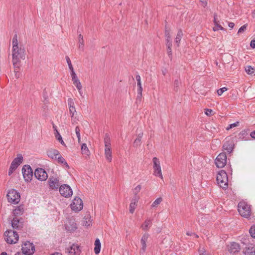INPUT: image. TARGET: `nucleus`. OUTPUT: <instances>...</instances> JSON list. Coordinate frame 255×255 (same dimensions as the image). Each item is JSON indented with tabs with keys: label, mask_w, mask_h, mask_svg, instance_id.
<instances>
[{
	"label": "nucleus",
	"mask_w": 255,
	"mask_h": 255,
	"mask_svg": "<svg viewBox=\"0 0 255 255\" xmlns=\"http://www.w3.org/2000/svg\"><path fill=\"white\" fill-rule=\"evenodd\" d=\"M81 150H82V154H86V155H88L90 153V151H89L86 143H83L82 144Z\"/></svg>",
	"instance_id": "2f4dec72"
},
{
	"label": "nucleus",
	"mask_w": 255,
	"mask_h": 255,
	"mask_svg": "<svg viewBox=\"0 0 255 255\" xmlns=\"http://www.w3.org/2000/svg\"><path fill=\"white\" fill-rule=\"evenodd\" d=\"M180 84V82L178 79H176L174 82V87L175 91H177L178 90Z\"/></svg>",
	"instance_id": "a19ab883"
},
{
	"label": "nucleus",
	"mask_w": 255,
	"mask_h": 255,
	"mask_svg": "<svg viewBox=\"0 0 255 255\" xmlns=\"http://www.w3.org/2000/svg\"><path fill=\"white\" fill-rule=\"evenodd\" d=\"M139 199V197H133L129 205V212L132 214L137 206V203Z\"/></svg>",
	"instance_id": "aec40b11"
},
{
	"label": "nucleus",
	"mask_w": 255,
	"mask_h": 255,
	"mask_svg": "<svg viewBox=\"0 0 255 255\" xmlns=\"http://www.w3.org/2000/svg\"><path fill=\"white\" fill-rule=\"evenodd\" d=\"M70 206L72 210L75 211H80L83 207L82 200L79 197H76Z\"/></svg>",
	"instance_id": "f8f14e48"
},
{
	"label": "nucleus",
	"mask_w": 255,
	"mask_h": 255,
	"mask_svg": "<svg viewBox=\"0 0 255 255\" xmlns=\"http://www.w3.org/2000/svg\"><path fill=\"white\" fill-rule=\"evenodd\" d=\"M153 162L154 175L158 176L160 178L163 179L161 172V169L160 165L159 159L156 157H154L152 159Z\"/></svg>",
	"instance_id": "9b49d317"
},
{
	"label": "nucleus",
	"mask_w": 255,
	"mask_h": 255,
	"mask_svg": "<svg viewBox=\"0 0 255 255\" xmlns=\"http://www.w3.org/2000/svg\"><path fill=\"white\" fill-rule=\"evenodd\" d=\"M58 162L61 164H63L67 168H69V165L65 161V159L59 154V155H58L57 159Z\"/></svg>",
	"instance_id": "c756f323"
},
{
	"label": "nucleus",
	"mask_w": 255,
	"mask_h": 255,
	"mask_svg": "<svg viewBox=\"0 0 255 255\" xmlns=\"http://www.w3.org/2000/svg\"><path fill=\"white\" fill-rule=\"evenodd\" d=\"M5 240L8 244H15L18 240V235L16 232L12 230H7L4 233Z\"/></svg>",
	"instance_id": "20e7f679"
},
{
	"label": "nucleus",
	"mask_w": 255,
	"mask_h": 255,
	"mask_svg": "<svg viewBox=\"0 0 255 255\" xmlns=\"http://www.w3.org/2000/svg\"><path fill=\"white\" fill-rule=\"evenodd\" d=\"M24 212L23 205H20L17 206L15 209L13 210V216L17 217L21 215Z\"/></svg>",
	"instance_id": "5701e85b"
},
{
	"label": "nucleus",
	"mask_w": 255,
	"mask_h": 255,
	"mask_svg": "<svg viewBox=\"0 0 255 255\" xmlns=\"http://www.w3.org/2000/svg\"><path fill=\"white\" fill-rule=\"evenodd\" d=\"M148 236H149V235L148 234H144L141 238V241L146 242V241L148 238Z\"/></svg>",
	"instance_id": "864d4df0"
},
{
	"label": "nucleus",
	"mask_w": 255,
	"mask_h": 255,
	"mask_svg": "<svg viewBox=\"0 0 255 255\" xmlns=\"http://www.w3.org/2000/svg\"><path fill=\"white\" fill-rule=\"evenodd\" d=\"M35 177L40 181H45L48 178L46 172L42 168H37L34 172Z\"/></svg>",
	"instance_id": "ddd939ff"
},
{
	"label": "nucleus",
	"mask_w": 255,
	"mask_h": 255,
	"mask_svg": "<svg viewBox=\"0 0 255 255\" xmlns=\"http://www.w3.org/2000/svg\"><path fill=\"white\" fill-rule=\"evenodd\" d=\"M12 62L13 66L17 67L19 63H21V60H24L25 58V50L21 46L12 48Z\"/></svg>",
	"instance_id": "f257e3e1"
},
{
	"label": "nucleus",
	"mask_w": 255,
	"mask_h": 255,
	"mask_svg": "<svg viewBox=\"0 0 255 255\" xmlns=\"http://www.w3.org/2000/svg\"><path fill=\"white\" fill-rule=\"evenodd\" d=\"M217 181L220 187L226 189L228 187V177L224 170H221L217 175Z\"/></svg>",
	"instance_id": "f03ea898"
},
{
	"label": "nucleus",
	"mask_w": 255,
	"mask_h": 255,
	"mask_svg": "<svg viewBox=\"0 0 255 255\" xmlns=\"http://www.w3.org/2000/svg\"><path fill=\"white\" fill-rule=\"evenodd\" d=\"M135 78L137 81V86H141L140 76L139 75H137L135 77Z\"/></svg>",
	"instance_id": "603ef678"
},
{
	"label": "nucleus",
	"mask_w": 255,
	"mask_h": 255,
	"mask_svg": "<svg viewBox=\"0 0 255 255\" xmlns=\"http://www.w3.org/2000/svg\"><path fill=\"white\" fill-rule=\"evenodd\" d=\"M167 54L169 58H172V49L171 47L167 48Z\"/></svg>",
	"instance_id": "052dcab7"
},
{
	"label": "nucleus",
	"mask_w": 255,
	"mask_h": 255,
	"mask_svg": "<svg viewBox=\"0 0 255 255\" xmlns=\"http://www.w3.org/2000/svg\"><path fill=\"white\" fill-rule=\"evenodd\" d=\"M105 155L107 160L109 162H111L112 159V151L111 148H105Z\"/></svg>",
	"instance_id": "a878e982"
},
{
	"label": "nucleus",
	"mask_w": 255,
	"mask_h": 255,
	"mask_svg": "<svg viewBox=\"0 0 255 255\" xmlns=\"http://www.w3.org/2000/svg\"><path fill=\"white\" fill-rule=\"evenodd\" d=\"M239 122H236V123H233V124H230V125H229V126L228 128H227V130H229V129H230L232 128H234V127H237V126H239Z\"/></svg>",
	"instance_id": "49530a36"
},
{
	"label": "nucleus",
	"mask_w": 255,
	"mask_h": 255,
	"mask_svg": "<svg viewBox=\"0 0 255 255\" xmlns=\"http://www.w3.org/2000/svg\"><path fill=\"white\" fill-rule=\"evenodd\" d=\"M59 153V151L55 149H50L47 152L48 156L52 159H56Z\"/></svg>",
	"instance_id": "412c9836"
},
{
	"label": "nucleus",
	"mask_w": 255,
	"mask_h": 255,
	"mask_svg": "<svg viewBox=\"0 0 255 255\" xmlns=\"http://www.w3.org/2000/svg\"><path fill=\"white\" fill-rule=\"evenodd\" d=\"M16 168L13 165H10L8 170V175H10Z\"/></svg>",
	"instance_id": "3c124183"
},
{
	"label": "nucleus",
	"mask_w": 255,
	"mask_h": 255,
	"mask_svg": "<svg viewBox=\"0 0 255 255\" xmlns=\"http://www.w3.org/2000/svg\"><path fill=\"white\" fill-rule=\"evenodd\" d=\"M227 163V156L225 153H220L215 159V164L217 167L223 168Z\"/></svg>",
	"instance_id": "9d476101"
},
{
	"label": "nucleus",
	"mask_w": 255,
	"mask_h": 255,
	"mask_svg": "<svg viewBox=\"0 0 255 255\" xmlns=\"http://www.w3.org/2000/svg\"><path fill=\"white\" fill-rule=\"evenodd\" d=\"M140 143H141V140L138 139V138H136L134 142H133V146L134 147H137L138 146L140 145Z\"/></svg>",
	"instance_id": "de8ad7c7"
},
{
	"label": "nucleus",
	"mask_w": 255,
	"mask_h": 255,
	"mask_svg": "<svg viewBox=\"0 0 255 255\" xmlns=\"http://www.w3.org/2000/svg\"><path fill=\"white\" fill-rule=\"evenodd\" d=\"M11 224L12 228L17 231L22 230L23 227V219L14 217L11 220Z\"/></svg>",
	"instance_id": "1a4fd4ad"
},
{
	"label": "nucleus",
	"mask_w": 255,
	"mask_h": 255,
	"mask_svg": "<svg viewBox=\"0 0 255 255\" xmlns=\"http://www.w3.org/2000/svg\"><path fill=\"white\" fill-rule=\"evenodd\" d=\"M50 188L53 190H57L60 187L59 178L55 177H50L48 181Z\"/></svg>",
	"instance_id": "4468645a"
},
{
	"label": "nucleus",
	"mask_w": 255,
	"mask_h": 255,
	"mask_svg": "<svg viewBox=\"0 0 255 255\" xmlns=\"http://www.w3.org/2000/svg\"><path fill=\"white\" fill-rule=\"evenodd\" d=\"M227 91V88L226 87H223L219 89L217 91V93L219 96H221L224 92Z\"/></svg>",
	"instance_id": "09e8293b"
},
{
	"label": "nucleus",
	"mask_w": 255,
	"mask_h": 255,
	"mask_svg": "<svg viewBox=\"0 0 255 255\" xmlns=\"http://www.w3.org/2000/svg\"><path fill=\"white\" fill-rule=\"evenodd\" d=\"M22 252L25 255H31L35 251L34 245L29 242H25L22 246Z\"/></svg>",
	"instance_id": "0eeeda50"
},
{
	"label": "nucleus",
	"mask_w": 255,
	"mask_h": 255,
	"mask_svg": "<svg viewBox=\"0 0 255 255\" xmlns=\"http://www.w3.org/2000/svg\"><path fill=\"white\" fill-rule=\"evenodd\" d=\"M247 29V24H244V25L242 26L239 29L238 33H241L243 32L244 31H245Z\"/></svg>",
	"instance_id": "8fccbe9b"
},
{
	"label": "nucleus",
	"mask_w": 255,
	"mask_h": 255,
	"mask_svg": "<svg viewBox=\"0 0 255 255\" xmlns=\"http://www.w3.org/2000/svg\"><path fill=\"white\" fill-rule=\"evenodd\" d=\"M141 244L142 245L141 250L144 252L145 251L146 248V242L141 241Z\"/></svg>",
	"instance_id": "13d9d810"
},
{
	"label": "nucleus",
	"mask_w": 255,
	"mask_h": 255,
	"mask_svg": "<svg viewBox=\"0 0 255 255\" xmlns=\"http://www.w3.org/2000/svg\"><path fill=\"white\" fill-rule=\"evenodd\" d=\"M20 63H18L17 67L16 66L15 67L14 66H13L14 72L15 73V77L16 78H18L19 77L20 74H19V68L21 66Z\"/></svg>",
	"instance_id": "c9c22d12"
},
{
	"label": "nucleus",
	"mask_w": 255,
	"mask_h": 255,
	"mask_svg": "<svg viewBox=\"0 0 255 255\" xmlns=\"http://www.w3.org/2000/svg\"><path fill=\"white\" fill-rule=\"evenodd\" d=\"M234 144L231 140L226 141L223 145V148L228 153H231L234 149Z\"/></svg>",
	"instance_id": "f3484780"
},
{
	"label": "nucleus",
	"mask_w": 255,
	"mask_h": 255,
	"mask_svg": "<svg viewBox=\"0 0 255 255\" xmlns=\"http://www.w3.org/2000/svg\"><path fill=\"white\" fill-rule=\"evenodd\" d=\"M199 252L200 255H207L204 248H200L199 249Z\"/></svg>",
	"instance_id": "5fc2aeb1"
},
{
	"label": "nucleus",
	"mask_w": 255,
	"mask_h": 255,
	"mask_svg": "<svg viewBox=\"0 0 255 255\" xmlns=\"http://www.w3.org/2000/svg\"><path fill=\"white\" fill-rule=\"evenodd\" d=\"M66 250L69 255H79L81 252L80 246L77 244H73Z\"/></svg>",
	"instance_id": "2eb2a0df"
},
{
	"label": "nucleus",
	"mask_w": 255,
	"mask_h": 255,
	"mask_svg": "<svg viewBox=\"0 0 255 255\" xmlns=\"http://www.w3.org/2000/svg\"><path fill=\"white\" fill-rule=\"evenodd\" d=\"M101 250V243L99 239H97L95 241L94 252L96 254H98Z\"/></svg>",
	"instance_id": "cd10ccee"
},
{
	"label": "nucleus",
	"mask_w": 255,
	"mask_h": 255,
	"mask_svg": "<svg viewBox=\"0 0 255 255\" xmlns=\"http://www.w3.org/2000/svg\"><path fill=\"white\" fill-rule=\"evenodd\" d=\"M165 36L166 37V41L167 39H171V36L170 34L169 31L167 29V28L166 27L165 29Z\"/></svg>",
	"instance_id": "a18cd8bd"
},
{
	"label": "nucleus",
	"mask_w": 255,
	"mask_h": 255,
	"mask_svg": "<svg viewBox=\"0 0 255 255\" xmlns=\"http://www.w3.org/2000/svg\"><path fill=\"white\" fill-rule=\"evenodd\" d=\"M152 224V221L150 219H146L144 223L141 225V228L144 231L148 230Z\"/></svg>",
	"instance_id": "393cba45"
},
{
	"label": "nucleus",
	"mask_w": 255,
	"mask_h": 255,
	"mask_svg": "<svg viewBox=\"0 0 255 255\" xmlns=\"http://www.w3.org/2000/svg\"><path fill=\"white\" fill-rule=\"evenodd\" d=\"M240 250V247L239 244L235 242L232 243L228 249L229 252L232 254H235L239 252Z\"/></svg>",
	"instance_id": "a211bd4d"
},
{
	"label": "nucleus",
	"mask_w": 255,
	"mask_h": 255,
	"mask_svg": "<svg viewBox=\"0 0 255 255\" xmlns=\"http://www.w3.org/2000/svg\"><path fill=\"white\" fill-rule=\"evenodd\" d=\"M182 35L183 33L182 30H179L175 38V43L177 44V46H179Z\"/></svg>",
	"instance_id": "c85d7f7f"
},
{
	"label": "nucleus",
	"mask_w": 255,
	"mask_h": 255,
	"mask_svg": "<svg viewBox=\"0 0 255 255\" xmlns=\"http://www.w3.org/2000/svg\"><path fill=\"white\" fill-rule=\"evenodd\" d=\"M66 60L67 63L68 65L69 68L71 71V72L72 73V72H74L73 67L71 62V60L68 56L66 57Z\"/></svg>",
	"instance_id": "ea45409f"
},
{
	"label": "nucleus",
	"mask_w": 255,
	"mask_h": 255,
	"mask_svg": "<svg viewBox=\"0 0 255 255\" xmlns=\"http://www.w3.org/2000/svg\"><path fill=\"white\" fill-rule=\"evenodd\" d=\"M59 190L61 196L66 198L71 197L73 194L72 189L70 186L67 184L61 185L59 187Z\"/></svg>",
	"instance_id": "6e6552de"
},
{
	"label": "nucleus",
	"mask_w": 255,
	"mask_h": 255,
	"mask_svg": "<svg viewBox=\"0 0 255 255\" xmlns=\"http://www.w3.org/2000/svg\"><path fill=\"white\" fill-rule=\"evenodd\" d=\"M12 48L16 47L19 46L18 44L17 35L15 33L12 38Z\"/></svg>",
	"instance_id": "f704fd0d"
},
{
	"label": "nucleus",
	"mask_w": 255,
	"mask_h": 255,
	"mask_svg": "<svg viewBox=\"0 0 255 255\" xmlns=\"http://www.w3.org/2000/svg\"><path fill=\"white\" fill-rule=\"evenodd\" d=\"M78 41H79V48L80 49H84V39L82 34H79L78 35Z\"/></svg>",
	"instance_id": "7c9ffc66"
},
{
	"label": "nucleus",
	"mask_w": 255,
	"mask_h": 255,
	"mask_svg": "<svg viewBox=\"0 0 255 255\" xmlns=\"http://www.w3.org/2000/svg\"><path fill=\"white\" fill-rule=\"evenodd\" d=\"M55 136L56 139L58 140L61 144L65 145L64 142L62 140V136L57 130H56V132H55Z\"/></svg>",
	"instance_id": "72a5a7b5"
},
{
	"label": "nucleus",
	"mask_w": 255,
	"mask_h": 255,
	"mask_svg": "<svg viewBox=\"0 0 255 255\" xmlns=\"http://www.w3.org/2000/svg\"><path fill=\"white\" fill-rule=\"evenodd\" d=\"M65 229L70 232H73L77 229L76 224L73 222H69L65 225Z\"/></svg>",
	"instance_id": "b1692460"
},
{
	"label": "nucleus",
	"mask_w": 255,
	"mask_h": 255,
	"mask_svg": "<svg viewBox=\"0 0 255 255\" xmlns=\"http://www.w3.org/2000/svg\"><path fill=\"white\" fill-rule=\"evenodd\" d=\"M68 105L69 106H74V103L72 99H68Z\"/></svg>",
	"instance_id": "680f3d73"
},
{
	"label": "nucleus",
	"mask_w": 255,
	"mask_h": 255,
	"mask_svg": "<svg viewBox=\"0 0 255 255\" xmlns=\"http://www.w3.org/2000/svg\"><path fill=\"white\" fill-rule=\"evenodd\" d=\"M104 143L105 148H111V139L108 133H106L104 136Z\"/></svg>",
	"instance_id": "bb28decb"
},
{
	"label": "nucleus",
	"mask_w": 255,
	"mask_h": 255,
	"mask_svg": "<svg viewBox=\"0 0 255 255\" xmlns=\"http://www.w3.org/2000/svg\"><path fill=\"white\" fill-rule=\"evenodd\" d=\"M166 45L167 47V48H170L172 47V44L171 39H167V40H166Z\"/></svg>",
	"instance_id": "4d7b16f0"
},
{
	"label": "nucleus",
	"mask_w": 255,
	"mask_h": 255,
	"mask_svg": "<svg viewBox=\"0 0 255 255\" xmlns=\"http://www.w3.org/2000/svg\"><path fill=\"white\" fill-rule=\"evenodd\" d=\"M217 16L216 14H214V23H215V25H216L218 27H219L220 28V29L222 30H225L224 28L219 23V20H218Z\"/></svg>",
	"instance_id": "4c0bfd02"
},
{
	"label": "nucleus",
	"mask_w": 255,
	"mask_h": 255,
	"mask_svg": "<svg viewBox=\"0 0 255 255\" xmlns=\"http://www.w3.org/2000/svg\"><path fill=\"white\" fill-rule=\"evenodd\" d=\"M137 98H141L142 96V88L141 86H137Z\"/></svg>",
	"instance_id": "c03bdc74"
},
{
	"label": "nucleus",
	"mask_w": 255,
	"mask_h": 255,
	"mask_svg": "<svg viewBox=\"0 0 255 255\" xmlns=\"http://www.w3.org/2000/svg\"><path fill=\"white\" fill-rule=\"evenodd\" d=\"M72 80L73 82V84L77 87L78 90L82 89L81 84L76 76L75 72L71 73Z\"/></svg>",
	"instance_id": "6ab92c4d"
},
{
	"label": "nucleus",
	"mask_w": 255,
	"mask_h": 255,
	"mask_svg": "<svg viewBox=\"0 0 255 255\" xmlns=\"http://www.w3.org/2000/svg\"><path fill=\"white\" fill-rule=\"evenodd\" d=\"M80 130L79 127H76L75 128V132L77 137H79V136H80Z\"/></svg>",
	"instance_id": "bf43d9fd"
},
{
	"label": "nucleus",
	"mask_w": 255,
	"mask_h": 255,
	"mask_svg": "<svg viewBox=\"0 0 255 255\" xmlns=\"http://www.w3.org/2000/svg\"><path fill=\"white\" fill-rule=\"evenodd\" d=\"M162 199L161 197L157 198L152 204V207H155L158 206L162 202Z\"/></svg>",
	"instance_id": "e433bc0d"
},
{
	"label": "nucleus",
	"mask_w": 255,
	"mask_h": 255,
	"mask_svg": "<svg viewBox=\"0 0 255 255\" xmlns=\"http://www.w3.org/2000/svg\"><path fill=\"white\" fill-rule=\"evenodd\" d=\"M250 46L253 48H255V39L252 40V41H251Z\"/></svg>",
	"instance_id": "0e129e2a"
},
{
	"label": "nucleus",
	"mask_w": 255,
	"mask_h": 255,
	"mask_svg": "<svg viewBox=\"0 0 255 255\" xmlns=\"http://www.w3.org/2000/svg\"><path fill=\"white\" fill-rule=\"evenodd\" d=\"M213 112V111L211 109H207L206 112H205V114L207 116H210L212 114V113Z\"/></svg>",
	"instance_id": "69168bd1"
},
{
	"label": "nucleus",
	"mask_w": 255,
	"mask_h": 255,
	"mask_svg": "<svg viewBox=\"0 0 255 255\" xmlns=\"http://www.w3.org/2000/svg\"><path fill=\"white\" fill-rule=\"evenodd\" d=\"M7 200L9 202L12 204H17L20 201V195L16 190L11 189L7 194Z\"/></svg>",
	"instance_id": "39448f33"
},
{
	"label": "nucleus",
	"mask_w": 255,
	"mask_h": 255,
	"mask_svg": "<svg viewBox=\"0 0 255 255\" xmlns=\"http://www.w3.org/2000/svg\"><path fill=\"white\" fill-rule=\"evenodd\" d=\"M238 211L240 215L245 218H249L251 216L250 206L245 202H240L238 204Z\"/></svg>",
	"instance_id": "7ed1b4c3"
},
{
	"label": "nucleus",
	"mask_w": 255,
	"mask_h": 255,
	"mask_svg": "<svg viewBox=\"0 0 255 255\" xmlns=\"http://www.w3.org/2000/svg\"><path fill=\"white\" fill-rule=\"evenodd\" d=\"M245 255H255V247L253 245H248L243 251Z\"/></svg>",
	"instance_id": "dca6fc26"
},
{
	"label": "nucleus",
	"mask_w": 255,
	"mask_h": 255,
	"mask_svg": "<svg viewBox=\"0 0 255 255\" xmlns=\"http://www.w3.org/2000/svg\"><path fill=\"white\" fill-rule=\"evenodd\" d=\"M22 172L24 180L26 182L31 181L33 176V171L30 165H24L22 169Z\"/></svg>",
	"instance_id": "423d86ee"
},
{
	"label": "nucleus",
	"mask_w": 255,
	"mask_h": 255,
	"mask_svg": "<svg viewBox=\"0 0 255 255\" xmlns=\"http://www.w3.org/2000/svg\"><path fill=\"white\" fill-rule=\"evenodd\" d=\"M142 136H143V132H140V133L138 134L137 136V138L141 140Z\"/></svg>",
	"instance_id": "338daca9"
},
{
	"label": "nucleus",
	"mask_w": 255,
	"mask_h": 255,
	"mask_svg": "<svg viewBox=\"0 0 255 255\" xmlns=\"http://www.w3.org/2000/svg\"><path fill=\"white\" fill-rule=\"evenodd\" d=\"M69 111L71 115V118H73L75 113H76V111L74 106H69Z\"/></svg>",
	"instance_id": "79ce46f5"
},
{
	"label": "nucleus",
	"mask_w": 255,
	"mask_h": 255,
	"mask_svg": "<svg viewBox=\"0 0 255 255\" xmlns=\"http://www.w3.org/2000/svg\"><path fill=\"white\" fill-rule=\"evenodd\" d=\"M87 218L85 219V220L83 221V224L85 226H89L91 224V221H90V220L87 221Z\"/></svg>",
	"instance_id": "6e6d98bb"
},
{
	"label": "nucleus",
	"mask_w": 255,
	"mask_h": 255,
	"mask_svg": "<svg viewBox=\"0 0 255 255\" xmlns=\"http://www.w3.org/2000/svg\"><path fill=\"white\" fill-rule=\"evenodd\" d=\"M202 6L205 7L207 5V0H200Z\"/></svg>",
	"instance_id": "e2e57ef3"
},
{
	"label": "nucleus",
	"mask_w": 255,
	"mask_h": 255,
	"mask_svg": "<svg viewBox=\"0 0 255 255\" xmlns=\"http://www.w3.org/2000/svg\"><path fill=\"white\" fill-rule=\"evenodd\" d=\"M250 135H251V136L252 138H253L255 139V131H252V132L251 133Z\"/></svg>",
	"instance_id": "774afa93"
},
{
	"label": "nucleus",
	"mask_w": 255,
	"mask_h": 255,
	"mask_svg": "<svg viewBox=\"0 0 255 255\" xmlns=\"http://www.w3.org/2000/svg\"><path fill=\"white\" fill-rule=\"evenodd\" d=\"M141 188V185H138L132 190V192H133V194H134L133 197H136V196L139 197L138 195V193L140 192Z\"/></svg>",
	"instance_id": "473e14b6"
},
{
	"label": "nucleus",
	"mask_w": 255,
	"mask_h": 255,
	"mask_svg": "<svg viewBox=\"0 0 255 255\" xmlns=\"http://www.w3.org/2000/svg\"><path fill=\"white\" fill-rule=\"evenodd\" d=\"M23 161L22 155L20 154L17 155V157L15 158L12 161L11 165H13L16 168L22 163Z\"/></svg>",
	"instance_id": "4be33fe9"
},
{
	"label": "nucleus",
	"mask_w": 255,
	"mask_h": 255,
	"mask_svg": "<svg viewBox=\"0 0 255 255\" xmlns=\"http://www.w3.org/2000/svg\"><path fill=\"white\" fill-rule=\"evenodd\" d=\"M245 70L248 74L251 75L254 73L255 69L251 66H247Z\"/></svg>",
	"instance_id": "58836bf2"
},
{
	"label": "nucleus",
	"mask_w": 255,
	"mask_h": 255,
	"mask_svg": "<svg viewBox=\"0 0 255 255\" xmlns=\"http://www.w3.org/2000/svg\"><path fill=\"white\" fill-rule=\"evenodd\" d=\"M250 234L252 237L255 239V226H253L250 229Z\"/></svg>",
	"instance_id": "37998d69"
}]
</instances>
